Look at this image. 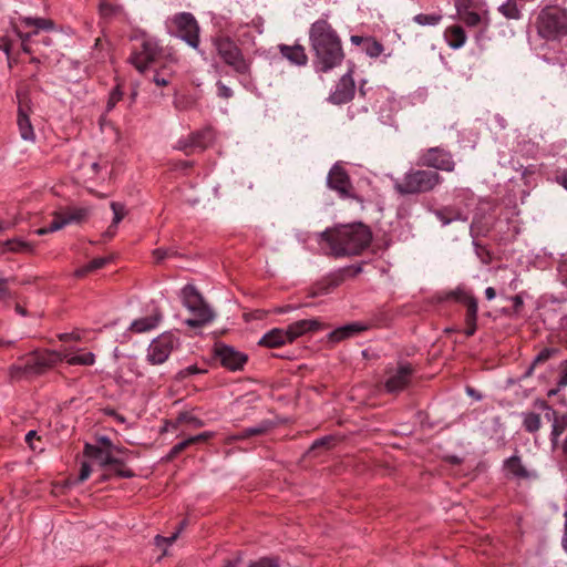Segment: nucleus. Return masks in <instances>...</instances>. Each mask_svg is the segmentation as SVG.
<instances>
[{
  "mask_svg": "<svg viewBox=\"0 0 567 567\" xmlns=\"http://www.w3.org/2000/svg\"><path fill=\"white\" fill-rule=\"evenodd\" d=\"M309 43L313 52V68L317 72L327 73L339 66L344 60L341 39L324 19L317 20L311 24Z\"/></svg>",
  "mask_w": 567,
  "mask_h": 567,
  "instance_id": "obj_1",
  "label": "nucleus"
},
{
  "mask_svg": "<svg viewBox=\"0 0 567 567\" xmlns=\"http://www.w3.org/2000/svg\"><path fill=\"white\" fill-rule=\"evenodd\" d=\"M371 241L372 231L362 223L340 225L320 234V244L324 243L329 248L328 254L333 257L358 256Z\"/></svg>",
  "mask_w": 567,
  "mask_h": 567,
  "instance_id": "obj_2",
  "label": "nucleus"
},
{
  "mask_svg": "<svg viewBox=\"0 0 567 567\" xmlns=\"http://www.w3.org/2000/svg\"><path fill=\"white\" fill-rule=\"evenodd\" d=\"M537 34L546 41H561L567 37V10L559 6H546L535 20Z\"/></svg>",
  "mask_w": 567,
  "mask_h": 567,
  "instance_id": "obj_3",
  "label": "nucleus"
},
{
  "mask_svg": "<svg viewBox=\"0 0 567 567\" xmlns=\"http://www.w3.org/2000/svg\"><path fill=\"white\" fill-rule=\"evenodd\" d=\"M442 176L430 169H410L394 183V189L400 195H415L432 192L442 183Z\"/></svg>",
  "mask_w": 567,
  "mask_h": 567,
  "instance_id": "obj_4",
  "label": "nucleus"
},
{
  "mask_svg": "<svg viewBox=\"0 0 567 567\" xmlns=\"http://www.w3.org/2000/svg\"><path fill=\"white\" fill-rule=\"evenodd\" d=\"M89 449L97 456L99 466L107 471L102 476V481H107L112 476L121 478H132L135 476L134 471L127 466L128 460L134 455L133 451L125 447L114 452H100L92 447Z\"/></svg>",
  "mask_w": 567,
  "mask_h": 567,
  "instance_id": "obj_5",
  "label": "nucleus"
},
{
  "mask_svg": "<svg viewBox=\"0 0 567 567\" xmlns=\"http://www.w3.org/2000/svg\"><path fill=\"white\" fill-rule=\"evenodd\" d=\"M213 44L221 61L236 73L241 75L250 73V61L245 59L241 49L230 37H216L213 39Z\"/></svg>",
  "mask_w": 567,
  "mask_h": 567,
  "instance_id": "obj_6",
  "label": "nucleus"
},
{
  "mask_svg": "<svg viewBox=\"0 0 567 567\" xmlns=\"http://www.w3.org/2000/svg\"><path fill=\"white\" fill-rule=\"evenodd\" d=\"M183 305L194 315L185 323L192 328H199L214 319V313L204 301L202 295L193 285H186L182 290Z\"/></svg>",
  "mask_w": 567,
  "mask_h": 567,
  "instance_id": "obj_7",
  "label": "nucleus"
},
{
  "mask_svg": "<svg viewBox=\"0 0 567 567\" xmlns=\"http://www.w3.org/2000/svg\"><path fill=\"white\" fill-rule=\"evenodd\" d=\"M534 408L545 412V417L551 421L550 443L554 449H560L567 460V414L558 415L546 400L537 399Z\"/></svg>",
  "mask_w": 567,
  "mask_h": 567,
  "instance_id": "obj_8",
  "label": "nucleus"
},
{
  "mask_svg": "<svg viewBox=\"0 0 567 567\" xmlns=\"http://www.w3.org/2000/svg\"><path fill=\"white\" fill-rule=\"evenodd\" d=\"M138 45L132 49L128 62L140 72L144 73L151 64L155 63L162 55V48L158 42L147 35L137 39Z\"/></svg>",
  "mask_w": 567,
  "mask_h": 567,
  "instance_id": "obj_9",
  "label": "nucleus"
},
{
  "mask_svg": "<svg viewBox=\"0 0 567 567\" xmlns=\"http://www.w3.org/2000/svg\"><path fill=\"white\" fill-rule=\"evenodd\" d=\"M90 210L85 207L68 206L52 214V221L35 230L40 236L62 229L70 224H80L89 217Z\"/></svg>",
  "mask_w": 567,
  "mask_h": 567,
  "instance_id": "obj_10",
  "label": "nucleus"
},
{
  "mask_svg": "<svg viewBox=\"0 0 567 567\" xmlns=\"http://www.w3.org/2000/svg\"><path fill=\"white\" fill-rule=\"evenodd\" d=\"M417 165L451 173L455 169L456 164L453 154L449 150L434 146L420 153Z\"/></svg>",
  "mask_w": 567,
  "mask_h": 567,
  "instance_id": "obj_11",
  "label": "nucleus"
},
{
  "mask_svg": "<svg viewBox=\"0 0 567 567\" xmlns=\"http://www.w3.org/2000/svg\"><path fill=\"white\" fill-rule=\"evenodd\" d=\"M415 369L411 363H399L396 369L389 370L384 381V390L398 394L406 390L413 381Z\"/></svg>",
  "mask_w": 567,
  "mask_h": 567,
  "instance_id": "obj_12",
  "label": "nucleus"
},
{
  "mask_svg": "<svg viewBox=\"0 0 567 567\" xmlns=\"http://www.w3.org/2000/svg\"><path fill=\"white\" fill-rule=\"evenodd\" d=\"M177 341L178 340L171 332L159 334L147 348V361L153 365L164 363L176 347Z\"/></svg>",
  "mask_w": 567,
  "mask_h": 567,
  "instance_id": "obj_13",
  "label": "nucleus"
},
{
  "mask_svg": "<svg viewBox=\"0 0 567 567\" xmlns=\"http://www.w3.org/2000/svg\"><path fill=\"white\" fill-rule=\"evenodd\" d=\"M327 186L334 190L340 198H354V187L346 168L336 163L329 171L327 176Z\"/></svg>",
  "mask_w": 567,
  "mask_h": 567,
  "instance_id": "obj_14",
  "label": "nucleus"
},
{
  "mask_svg": "<svg viewBox=\"0 0 567 567\" xmlns=\"http://www.w3.org/2000/svg\"><path fill=\"white\" fill-rule=\"evenodd\" d=\"M173 22L181 39L192 48L198 50L199 25L195 17L189 12H182L174 17Z\"/></svg>",
  "mask_w": 567,
  "mask_h": 567,
  "instance_id": "obj_15",
  "label": "nucleus"
},
{
  "mask_svg": "<svg viewBox=\"0 0 567 567\" xmlns=\"http://www.w3.org/2000/svg\"><path fill=\"white\" fill-rule=\"evenodd\" d=\"M214 355L229 371H241L248 361L247 354L224 343L215 344Z\"/></svg>",
  "mask_w": 567,
  "mask_h": 567,
  "instance_id": "obj_16",
  "label": "nucleus"
},
{
  "mask_svg": "<svg viewBox=\"0 0 567 567\" xmlns=\"http://www.w3.org/2000/svg\"><path fill=\"white\" fill-rule=\"evenodd\" d=\"M34 375H40L64 361L66 354L54 350H35L28 353Z\"/></svg>",
  "mask_w": 567,
  "mask_h": 567,
  "instance_id": "obj_17",
  "label": "nucleus"
},
{
  "mask_svg": "<svg viewBox=\"0 0 567 567\" xmlns=\"http://www.w3.org/2000/svg\"><path fill=\"white\" fill-rule=\"evenodd\" d=\"M455 298L458 302L463 303L466 307L465 313V330L464 333L466 337H472L475 334L477 330V299L463 290H458L455 292Z\"/></svg>",
  "mask_w": 567,
  "mask_h": 567,
  "instance_id": "obj_18",
  "label": "nucleus"
},
{
  "mask_svg": "<svg viewBox=\"0 0 567 567\" xmlns=\"http://www.w3.org/2000/svg\"><path fill=\"white\" fill-rule=\"evenodd\" d=\"M19 99L17 124L21 137L24 141H34L35 133L30 121L31 106L28 96L17 93Z\"/></svg>",
  "mask_w": 567,
  "mask_h": 567,
  "instance_id": "obj_19",
  "label": "nucleus"
},
{
  "mask_svg": "<svg viewBox=\"0 0 567 567\" xmlns=\"http://www.w3.org/2000/svg\"><path fill=\"white\" fill-rule=\"evenodd\" d=\"M354 93V80L351 72H348L337 83L334 91L329 96V101L337 105L344 104L353 99Z\"/></svg>",
  "mask_w": 567,
  "mask_h": 567,
  "instance_id": "obj_20",
  "label": "nucleus"
},
{
  "mask_svg": "<svg viewBox=\"0 0 567 567\" xmlns=\"http://www.w3.org/2000/svg\"><path fill=\"white\" fill-rule=\"evenodd\" d=\"M322 328L323 324L318 319H302L290 323L285 330L290 343H292L298 338L310 332L319 331Z\"/></svg>",
  "mask_w": 567,
  "mask_h": 567,
  "instance_id": "obj_21",
  "label": "nucleus"
},
{
  "mask_svg": "<svg viewBox=\"0 0 567 567\" xmlns=\"http://www.w3.org/2000/svg\"><path fill=\"white\" fill-rule=\"evenodd\" d=\"M503 468L506 476L515 480H529L535 477V473L527 470L518 455H513L504 461Z\"/></svg>",
  "mask_w": 567,
  "mask_h": 567,
  "instance_id": "obj_22",
  "label": "nucleus"
},
{
  "mask_svg": "<svg viewBox=\"0 0 567 567\" xmlns=\"http://www.w3.org/2000/svg\"><path fill=\"white\" fill-rule=\"evenodd\" d=\"M278 49L281 55L295 65L303 66L308 63V55L306 50L300 44H279Z\"/></svg>",
  "mask_w": 567,
  "mask_h": 567,
  "instance_id": "obj_23",
  "label": "nucleus"
},
{
  "mask_svg": "<svg viewBox=\"0 0 567 567\" xmlns=\"http://www.w3.org/2000/svg\"><path fill=\"white\" fill-rule=\"evenodd\" d=\"M162 320V312L158 309H155L152 315L143 318L135 319L128 331L133 333H144L155 329Z\"/></svg>",
  "mask_w": 567,
  "mask_h": 567,
  "instance_id": "obj_24",
  "label": "nucleus"
},
{
  "mask_svg": "<svg viewBox=\"0 0 567 567\" xmlns=\"http://www.w3.org/2000/svg\"><path fill=\"white\" fill-rule=\"evenodd\" d=\"M290 343L285 329L274 328L262 336L258 341V346L275 349Z\"/></svg>",
  "mask_w": 567,
  "mask_h": 567,
  "instance_id": "obj_25",
  "label": "nucleus"
},
{
  "mask_svg": "<svg viewBox=\"0 0 567 567\" xmlns=\"http://www.w3.org/2000/svg\"><path fill=\"white\" fill-rule=\"evenodd\" d=\"M8 374L11 382L34 375L28 354L20 357L17 363L10 365Z\"/></svg>",
  "mask_w": 567,
  "mask_h": 567,
  "instance_id": "obj_26",
  "label": "nucleus"
},
{
  "mask_svg": "<svg viewBox=\"0 0 567 567\" xmlns=\"http://www.w3.org/2000/svg\"><path fill=\"white\" fill-rule=\"evenodd\" d=\"M370 324L363 322H352L346 324L343 327L337 328L330 333V340L334 342L342 341L347 338H350L360 332L367 331L370 329Z\"/></svg>",
  "mask_w": 567,
  "mask_h": 567,
  "instance_id": "obj_27",
  "label": "nucleus"
},
{
  "mask_svg": "<svg viewBox=\"0 0 567 567\" xmlns=\"http://www.w3.org/2000/svg\"><path fill=\"white\" fill-rule=\"evenodd\" d=\"M272 429V422L262 421L259 425L245 429L243 432L226 437L225 443L231 444L236 441H243L250 436L262 435Z\"/></svg>",
  "mask_w": 567,
  "mask_h": 567,
  "instance_id": "obj_28",
  "label": "nucleus"
},
{
  "mask_svg": "<svg viewBox=\"0 0 567 567\" xmlns=\"http://www.w3.org/2000/svg\"><path fill=\"white\" fill-rule=\"evenodd\" d=\"M91 59L96 64H105L112 60L111 43L106 39L97 38L91 52Z\"/></svg>",
  "mask_w": 567,
  "mask_h": 567,
  "instance_id": "obj_29",
  "label": "nucleus"
},
{
  "mask_svg": "<svg viewBox=\"0 0 567 567\" xmlns=\"http://www.w3.org/2000/svg\"><path fill=\"white\" fill-rule=\"evenodd\" d=\"M444 38L452 49H460L465 44L466 34L461 25H450L444 31Z\"/></svg>",
  "mask_w": 567,
  "mask_h": 567,
  "instance_id": "obj_30",
  "label": "nucleus"
},
{
  "mask_svg": "<svg viewBox=\"0 0 567 567\" xmlns=\"http://www.w3.org/2000/svg\"><path fill=\"white\" fill-rule=\"evenodd\" d=\"M434 214L444 226L455 220L465 221L467 219L463 212L454 206H444L436 209Z\"/></svg>",
  "mask_w": 567,
  "mask_h": 567,
  "instance_id": "obj_31",
  "label": "nucleus"
},
{
  "mask_svg": "<svg viewBox=\"0 0 567 567\" xmlns=\"http://www.w3.org/2000/svg\"><path fill=\"white\" fill-rule=\"evenodd\" d=\"M87 447L99 450L100 452H111V450H112V452H114L115 450L122 449L121 446L114 445L111 442V440L106 436L100 437L97 444L85 443L84 449H83L84 456L89 457L91 460H94L96 463H97V456L95 455V453L93 451H91Z\"/></svg>",
  "mask_w": 567,
  "mask_h": 567,
  "instance_id": "obj_32",
  "label": "nucleus"
},
{
  "mask_svg": "<svg viewBox=\"0 0 567 567\" xmlns=\"http://www.w3.org/2000/svg\"><path fill=\"white\" fill-rule=\"evenodd\" d=\"M20 23L27 28H35L33 33H38L39 30H53L54 29V22L51 19L45 18H30V17H23L20 18Z\"/></svg>",
  "mask_w": 567,
  "mask_h": 567,
  "instance_id": "obj_33",
  "label": "nucleus"
},
{
  "mask_svg": "<svg viewBox=\"0 0 567 567\" xmlns=\"http://www.w3.org/2000/svg\"><path fill=\"white\" fill-rule=\"evenodd\" d=\"M255 33L256 30L254 28L249 27L248 24H245L240 25L237 29L235 37L240 45L248 49L255 47Z\"/></svg>",
  "mask_w": 567,
  "mask_h": 567,
  "instance_id": "obj_34",
  "label": "nucleus"
},
{
  "mask_svg": "<svg viewBox=\"0 0 567 567\" xmlns=\"http://www.w3.org/2000/svg\"><path fill=\"white\" fill-rule=\"evenodd\" d=\"M522 424L527 433L535 434L542 426L540 414L532 411L523 412Z\"/></svg>",
  "mask_w": 567,
  "mask_h": 567,
  "instance_id": "obj_35",
  "label": "nucleus"
},
{
  "mask_svg": "<svg viewBox=\"0 0 567 567\" xmlns=\"http://www.w3.org/2000/svg\"><path fill=\"white\" fill-rule=\"evenodd\" d=\"M107 162L101 163L100 161H87L83 162L81 165V169L83 171V175L89 179H96L100 177L103 169H106Z\"/></svg>",
  "mask_w": 567,
  "mask_h": 567,
  "instance_id": "obj_36",
  "label": "nucleus"
},
{
  "mask_svg": "<svg viewBox=\"0 0 567 567\" xmlns=\"http://www.w3.org/2000/svg\"><path fill=\"white\" fill-rule=\"evenodd\" d=\"M195 150H205L212 143L213 135L210 130L196 131L189 134Z\"/></svg>",
  "mask_w": 567,
  "mask_h": 567,
  "instance_id": "obj_37",
  "label": "nucleus"
},
{
  "mask_svg": "<svg viewBox=\"0 0 567 567\" xmlns=\"http://www.w3.org/2000/svg\"><path fill=\"white\" fill-rule=\"evenodd\" d=\"M443 14L437 12L419 13L413 17V21L421 27H434L441 23Z\"/></svg>",
  "mask_w": 567,
  "mask_h": 567,
  "instance_id": "obj_38",
  "label": "nucleus"
},
{
  "mask_svg": "<svg viewBox=\"0 0 567 567\" xmlns=\"http://www.w3.org/2000/svg\"><path fill=\"white\" fill-rule=\"evenodd\" d=\"M65 354L66 358H64V361L70 365H93L95 363V354L93 352H84L74 355Z\"/></svg>",
  "mask_w": 567,
  "mask_h": 567,
  "instance_id": "obj_39",
  "label": "nucleus"
},
{
  "mask_svg": "<svg viewBox=\"0 0 567 567\" xmlns=\"http://www.w3.org/2000/svg\"><path fill=\"white\" fill-rule=\"evenodd\" d=\"M498 11L508 20H518L522 17L517 0H507L498 7Z\"/></svg>",
  "mask_w": 567,
  "mask_h": 567,
  "instance_id": "obj_40",
  "label": "nucleus"
},
{
  "mask_svg": "<svg viewBox=\"0 0 567 567\" xmlns=\"http://www.w3.org/2000/svg\"><path fill=\"white\" fill-rule=\"evenodd\" d=\"M107 262H109L107 258H104V257L94 258L90 262H87L85 266L76 269L74 271V276L78 278H82L91 271L103 268Z\"/></svg>",
  "mask_w": 567,
  "mask_h": 567,
  "instance_id": "obj_41",
  "label": "nucleus"
},
{
  "mask_svg": "<svg viewBox=\"0 0 567 567\" xmlns=\"http://www.w3.org/2000/svg\"><path fill=\"white\" fill-rule=\"evenodd\" d=\"M361 271V268L358 267L357 269L352 270L351 268H346L340 270L338 274L331 275L328 278V287L326 288V292L329 291L330 288L338 287L346 278V276H355L358 272Z\"/></svg>",
  "mask_w": 567,
  "mask_h": 567,
  "instance_id": "obj_42",
  "label": "nucleus"
},
{
  "mask_svg": "<svg viewBox=\"0 0 567 567\" xmlns=\"http://www.w3.org/2000/svg\"><path fill=\"white\" fill-rule=\"evenodd\" d=\"M363 51L370 58H379L383 53L384 47L375 38L367 37V40H365V43L363 47Z\"/></svg>",
  "mask_w": 567,
  "mask_h": 567,
  "instance_id": "obj_43",
  "label": "nucleus"
},
{
  "mask_svg": "<svg viewBox=\"0 0 567 567\" xmlns=\"http://www.w3.org/2000/svg\"><path fill=\"white\" fill-rule=\"evenodd\" d=\"M457 13L460 16L461 21L464 22L470 28L478 27L483 23V17L475 11H461L460 9H457Z\"/></svg>",
  "mask_w": 567,
  "mask_h": 567,
  "instance_id": "obj_44",
  "label": "nucleus"
},
{
  "mask_svg": "<svg viewBox=\"0 0 567 567\" xmlns=\"http://www.w3.org/2000/svg\"><path fill=\"white\" fill-rule=\"evenodd\" d=\"M122 11L123 9L121 6L111 3L106 0H102L99 6V12L103 18H113L121 14Z\"/></svg>",
  "mask_w": 567,
  "mask_h": 567,
  "instance_id": "obj_45",
  "label": "nucleus"
},
{
  "mask_svg": "<svg viewBox=\"0 0 567 567\" xmlns=\"http://www.w3.org/2000/svg\"><path fill=\"white\" fill-rule=\"evenodd\" d=\"M280 563L281 560L278 556H262L250 560L247 567H280Z\"/></svg>",
  "mask_w": 567,
  "mask_h": 567,
  "instance_id": "obj_46",
  "label": "nucleus"
},
{
  "mask_svg": "<svg viewBox=\"0 0 567 567\" xmlns=\"http://www.w3.org/2000/svg\"><path fill=\"white\" fill-rule=\"evenodd\" d=\"M124 92L121 83H117L110 92L106 111H112L116 104L123 99Z\"/></svg>",
  "mask_w": 567,
  "mask_h": 567,
  "instance_id": "obj_47",
  "label": "nucleus"
},
{
  "mask_svg": "<svg viewBox=\"0 0 567 567\" xmlns=\"http://www.w3.org/2000/svg\"><path fill=\"white\" fill-rule=\"evenodd\" d=\"M558 352H559V350L556 348H544L543 350L539 351V353L533 360L530 370L534 369L536 365L545 363L550 358L557 355Z\"/></svg>",
  "mask_w": 567,
  "mask_h": 567,
  "instance_id": "obj_48",
  "label": "nucleus"
},
{
  "mask_svg": "<svg viewBox=\"0 0 567 567\" xmlns=\"http://www.w3.org/2000/svg\"><path fill=\"white\" fill-rule=\"evenodd\" d=\"M196 100L190 95H175L174 105L179 111H187L194 107Z\"/></svg>",
  "mask_w": 567,
  "mask_h": 567,
  "instance_id": "obj_49",
  "label": "nucleus"
},
{
  "mask_svg": "<svg viewBox=\"0 0 567 567\" xmlns=\"http://www.w3.org/2000/svg\"><path fill=\"white\" fill-rule=\"evenodd\" d=\"M172 76L173 72L164 66L155 72L153 81L157 86H167L171 83Z\"/></svg>",
  "mask_w": 567,
  "mask_h": 567,
  "instance_id": "obj_50",
  "label": "nucleus"
},
{
  "mask_svg": "<svg viewBox=\"0 0 567 567\" xmlns=\"http://www.w3.org/2000/svg\"><path fill=\"white\" fill-rule=\"evenodd\" d=\"M111 208L113 210L114 217L109 230H111L113 227H116L126 215L125 206L122 203L112 202Z\"/></svg>",
  "mask_w": 567,
  "mask_h": 567,
  "instance_id": "obj_51",
  "label": "nucleus"
},
{
  "mask_svg": "<svg viewBox=\"0 0 567 567\" xmlns=\"http://www.w3.org/2000/svg\"><path fill=\"white\" fill-rule=\"evenodd\" d=\"M183 526H184V522L181 524V528L176 533H174L172 536H169V537H163L161 535H157L155 537V539H154L155 540V545L157 547H161V548L163 547L164 548L162 556L166 555V548L168 546H171L177 539L178 533L183 528Z\"/></svg>",
  "mask_w": 567,
  "mask_h": 567,
  "instance_id": "obj_52",
  "label": "nucleus"
},
{
  "mask_svg": "<svg viewBox=\"0 0 567 567\" xmlns=\"http://www.w3.org/2000/svg\"><path fill=\"white\" fill-rule=\"evenodd\" d=\"M24 441L29 445V447L34 452H42L44 450V447L41 444H39L42 442V439L41 436L38 435L37 431L34 430H31L25 434Z\"/></svg>",
  "mask_w": 567,
  "mask_h": 567,
  "instance_id": "obj_53",
  "label": "nucleus"
},
{
  "mask_svg": "<svg viewBox=\"0 0 567 567\" xmlns=\"http://www.w3.org/2000/svg\"><path fill=\"white\" fill-rule=\"evenodd\" d=\"M190 445H193L190 437L183 440L182 442L175 444L171 449L169 453L166 455V461H173L175 457H177L182 452H184Z\"/></svg>",
  "mask_w": 567,
  "mask_h": 567,
  "instance_id": "obj_54",
  "label": "nucleus"
},
{
  "mask_svg": "<svg viewBox=\"0 0 567 567\" xmlns=\"http://www.w3.org/2000/svg\"><path fill=\"white\" fill-rule=\"evenodd\" d=\"M176 250L173 248H157L153 250V257L156 262H161L167 258L176 256Z\"/></svg>",
  "mask_w": 567,
  "mask_h": 567,
  "instance_id": "obj_55",
  "label": "nucleus"
},
{
  "mask_svg": "<svg viewBox=\"0 0 567 567\" xmlns=\"http://www.w3.org/2000/svg\"><path fill=\"white\" fill-rule=\"evenodd\" d=\"M175 148L184 152L186 155H190L195 152V147L192 143L189 135L185 138H181L177 141Z\"/></svg>",
  "mask_w": 567,
  "mask_h": 567,
  "instance_id": "obj_56",
  "label": "nucleus"
},
{
  "mask_svg": "<svg viewBox=\"0 0 567 567\" xmlns=\"http://www.w3.org/2000/svg\"><path fill=\"white\" fill-rule=\"evenodd\" d=\"M4 245L9 251L13 252H19L29 249V244L18 239L7 240Z\"/></svg>",
  "mask_w": 567,
  "mask_h": 567,
  "instance_id": "obj_57",
  "label": "nucleus"
},
{
  "mask_svg": "<svg viewBox=\"0 0 567 567\" xmlns=\"http://www.w3.org/2000/svg\"><path fill=\"white\" fill-rule=\"evenodd\" d=\"M58 339L62 342H68V341H81L82 340V336H81V332L78 331V330H74L70 333H60L58 334Z\"/></svg>",
  "mask_w": 567,
  "mask_h": 567,
  "instance_id": "obj_58",
  "label": "nucleus"
},
{
  "mask_svg": "<svg viewBox=\"0 0 567 567\" xmlns=\"http://www.w3.org/2000/svg\"><path fill=\"white\" fill-rule=\"evenodd\" d=\"M91 472H92V470H91L90 464H89V463H86V462H83V463L81 464V468H80V473H79L78 481H79L80 483H82V482L86 481V480L90 477Z\"/></svg>",
  "mask_w": 567,
  "mask_h": 567,
  "instance_id": "obj_59",
  "label": "nucleus"
},
{
  "mask_svg": "<svg viewBox=\"0 0 567 567\" xmlns=\"http://www.w3.org/2000/svg\"><path fill=\"white\" fill-rule=\"evenodd\" d=\"M213 436H214L213 432H203V433H199L197 435L190 436V440H192V443L194 445V444H197V443L206 442V441L210 440Z\"/></svg>",
  "mask_w": 567,
  "mask_h": 567,
  "instance_id": "obj_60",
  "label": "nucleus"
},
{
  "mask_svg": "<svg viewBox=\"0 0 567 567\" xmlns=\"http://www.w3.org/2000/svg\"><path fill=\"white\" fill-rule=\"evenodd\" d=\"M217 89H218V95L220 97H224V99H229L233 96V91L230 87H228L227 85H225L224 83L221 82H218L217 83Z\"/></svg>",
  "mask_w": 567,
  "mask_h": 567,
  "instance_id": "obj_61",
  "label": "nucleus"
},
{
  "mask_svg": "<svg viewBox=\"0 0 567 567\" xmlns=\"http://www.w3.org/2000/svg\"><path fill=\"white\" fill-rule=\"evenodd\" d=\"M8 284L9 279L0 277V299H4L10 296Z\"/></svg>",
  "mask_w": 567,
  "mask_h": 567,
  "instance_id": "obj_62",
  "label": "nucleus"
},
{
  "mask_svg": "<svg viewBox=\"0 0 567 567\" xmlns=\"http://www.w3.org/2000/svg\"><path fill=\"white\" fill-rule=\"evenodd\" d=\"M511 300L513 301L514 312L519 313L523 308V305H524L522 296L520 295L513 296V297H511Z\"/></svg>",
  "mask_w": 567,
  "mask_h": 567,
  "instance_id": "obj_63",
  "label": "nucleus"
},
{
  "mask_svg": "<svg viewBox=\"0 0 567 567\" xmlns=\"http://www.w3.org/2000/svg\"><path fill=\"white\" fill-rule=\"evenodd\" d=\"M558 385L559 386L567 385V361H565L561 364V371H560V377H559Z\"/></svg>",
  "mask_w": 567,
  "mask_h": 567,
  "instance_id": "obj_64",
  "label": "nucleus"
}]
</instances>
